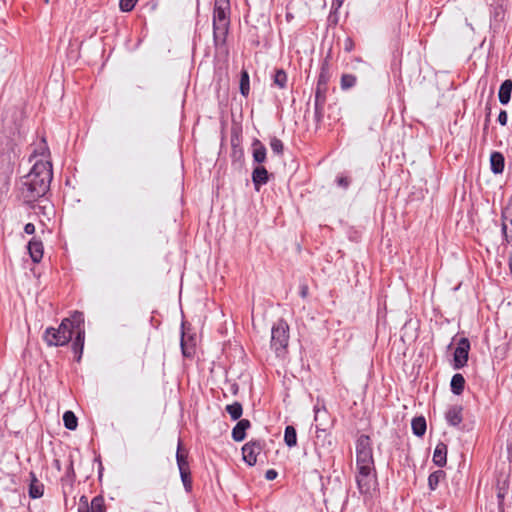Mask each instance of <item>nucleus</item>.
<instances>
[{"label":"nucleus","instance_id":"obj_1","mask_svg":"<svg viewBox=\"0 0 512 512\" xmlns=\"http://www.w3.org/2000/svg\"><path fill=\"white\" fill-rule=\"evenodd\" d=\"M52 165L48 161H36L29 173L23 177L20 187L21 196L26 204H32L43 197L50 188Z\"/></svg>","mask_w":512,"mask_h":512},{"label":"nucleus","instance_id":"obj_2","mask_svg":"<svg viewBox=\"0 0 512 512\" xmlns=\"http://www.w3.org/2000/svg\"><path fill=\"white\" fill-rule=\"evenodd\" d=\"M56 330L63 332L64 335L70 336V340L72 339L73 334H76L72 343V350L77 355L76 360L80 361L83 354L85 340L83 313L76 311L71 318L63 319Z\"/></svg>","mask_w":512,"mask_h":512},{"label":"nucleus","instance_id":"obj_3","mask_svg":"<svg viewBox=\"0 0 512 512\" xmlns=\"http://www.w3.org/2000/svg\"><path fill=\"white\" fill-rule=\"evenodd\" d=\"M230 27V7L213 8V42L216 49L225 47Z\"/></svg>","mask_w":512,"mask_h":512},{"label":"nucleus","instance_id":"obj_4","mask_svg":"<svg viewBox=\"0 0 512 512\" xmlns=\"http://www.w3.org/2000/svg\"><path fill=\"white\" fill-rule=\"evenodd\" d=\"M289 343V325L284 319H279L271 329V348L279 356L286 351Z\"/></svg>","mask_w":512,"mask_h":512},{"label":"nucleus","instance_id":"obj_5","mask_svg":"<svg viewBox=\"0 0 512 512\" xmlns=\"http://www.w3.org/2000/svg\"><path fill=\"white\" fill-rule=\"evenodd\" d=\"M231 142V162L235 168H242L245 163L244 149L241 145L242 131L240 127L233 126L230 135Z\"/></svg>","mask_w":512,"mask_h":512},{"label":"nucleus","instance_id":"obj_6","mask_svg":"<svg viewBox=\"0 0 512 512\" xmlns=\"http://www.w3.org/2000/svg\"><path fill=\"white\" fill-rule=\"evenodd\" d=\"M373 463L375 462L371 439L368 435L362 434L356 440V465Z\"/></svg>","mask_w":512,"mask_h":512},{"label":"nucleus","instance_id":"obj_7","mask_svg":"<svg viewBox=\"0 0 512 512\" xmlns=\"http://www.w3.org/2000/svg\"><path fill=\"white\" fill-rule=\"evenodd\" d=\"M508 2L489 3L490 31L493 34L500 32L505 21Z\"/></svg>","mask_w":512,"mask_h":512},{"label":"nucleus","instance_id":"obj_8","mask_svg":"<svg viewBox=\"0 0 512 512\" xmlns=\"http://www.w3.org/2000/svg\"><path fill=\"white\" fill-rule=\"evenodd\" d=\"M470 347V341L468 338L462 337L459 339L457 347L453 353L452 367L455 370L462 369L467 365Z\"/></svg>","mask_w":512,"mask_h":512},{"label":"nucleus","instance_id":"obj_9","mask_svg":"<svg viewBox=\"0 0 512 512\" xmlns=\"http://www.w3.org/2000/svg\"><path fill=\"white\" fill-rule=\"evenodd\" d=\"M265 447L264 440H250L242 447L243 461L248 466H254L257 463V456L262 452Z\"/></svg>","mask_w":512,"mask_h":512},{"label":"nucleus","instance_id":"obj_10","mask_svg":"<svg viewBox=\"0 0 512 512\" xmlns=\"http://www.w3.org/2000/svg\"><path fill=\"white\" fill-rule=\"evenodd\" d=\"M501 233L503 240L508 244H512V197L501 212Z\"/></svg>","mask_w":512,"mask_h":512},{"label":"nucleus","instance_id":"obj_11","mask_svg":"<svg viewBox=\"0 0 512 512\" xmlns=\"http://www.w3.org/2000/svg\"><path fill=\"white\" fill-rule=\"evenodd\" d=\"M43 340L48 346H64L69 343L70 336L64 335L54 327H47L43 334Z\"/></svg>","mask_w":512,"mask_h":512},{"label":"nucleus","instance_id":"obj_12","mask_svg":"<svg viewBox=\"0 0 512 512\" xmlns=\"http://www.w3.org/2000/svg\"><path fill=\"white\" fill-rule=\"evenodd\" d=\"M251 180L256 192H259L263 185H266L270 180V174L263 165H257L254 167Z\"/></svg>","mask_w":512,"mask_h":512},{"label":"nucleus","instance_id":"obj_13","mask_svg":"<svg viewBox=\"0 0 512 512\" xmlns=\"http://www.w3.org/2000/svg\"><path fill=\"white\" fill-rule=\"evenodd\" d=\"M445 420L449 426L458 427L463 420V407L461 405H451L445 412Z\"/></svg>","mask_w":512,"mask_h":512},{"label":"nucleus","instance_id":"obj_14","mask_svg":"<svg viewBox=\"0 0 512 512\" xmlns=\"http://www.w3.org/2000/svg\"><path fill=\"white\" fill-rule=\"evenodd\" d=\"M28 253L31 257V260L34 263H39L43 258L44 246L43 242L36 237H33L27 245Z\"/></svg>","mask_w":512,"mask_h":512},{"label":"nucleus","instance_id":"obj_15","mask_svg":"<svg viewBox=\"0 0 512 512\" xmlns=\"http://www.w3.org/2000/svg\"><path fill=\"white\" fill-rule=\"evenodd\" d=\"M356 483L361 494H370L371 490L377 485V476H359L356 475Z\"/></svg>","mask_w":512,"mask_h":512},{"label":"nucleus","instance_id":"obj_16","mask_svg":"<svg viewBox=\"0 0 512 512\" xmlns=\"http://www.w3.org/2000/svg\"><path fill=\"white\" fill-rule=\"evenodd\" d=\"M251 427V422L248 419H239L232 429V439L235 442H242L246 438V432Z\"/></svg>","mask_w":512,"mask_h":512},{"label":"nucleus","instance_id":"obj_17","mask_svg":"<svg viewBox=\"0 0 512 512\" xmlns=\"http://www.w3.org/2000/svg\"><path fill=\"white\" fill-rule=\"evenodd\" d=\"M252 157L254 163L262 165L267 158V149L259 139H254L252 142Z\"/></svg>","mask_w":512,"mask_h":512},{"label":"nucleus","instance_id":"obj_18","mask_svg":"<svg viewBox=\"0 0 512 512\" xmlns=\"http://www.w3.org/2000/svg\"><path fill=\"white\" fill-rule=\"evenodd\" d=\"M29 497L39 499L44 494V485L41 483L34 472H30V484L28 490Z\"/></svg>","mask_w":512,"mask_h":512},{"label":"nucleus","instance_id":"obj_19","mask_svg":"<svg viewBox=\"0 0 512 512\" xmlns=\"http://www.w3.org/2000/svg\"><path fill=\"white\" fill-rule=\"evenodd\" d=\"M176 462L179 469V473L183 471H190L188 462V452L183 450L182 440L180 438L178 439Z\"/></svg>","mask_w":512,"mask_h":512},{"label":"nucleus","instance_id":"obj_20","mask_svg":"<svg viewBox=\"0 0 512 512\" xmlns=\"http://www.w3.org/2000/svg\"><path fill=\"white\" fill-rule=\"evenodd\" d=\"M447 445L443 442H439L433 453V463L438 467H444L447 463Z\"/></svg>","mask_w":512,"mask_h":512},{"label":"nucleus","instance_id":"obj_21","mask_svg":"<svg viewBox=\"0 0 512 512\" xmlns=\"http://www.w3.org/2000/svg\"><path fill=\"white\" fill-rule=\"evenodd\" d=\"M505 158L501 152L494 151L490 155V169L494 174H501L504 171Z\"/></svg>","mask_w":512,"mask_h":512},{"label":"nucleus","instance_id":"obj_22","mask_svg":"<svg viewBox=\"0 0 512 512\" xmlns=\"http://www.w3.org/2000/svg\"><path fill=\"white\" fill-rule=\"evenodd\" d=\"M511 94H512V80L506 79L501 83V85L499 87V91H498L499 102L502 105H507L511 100Z\"/></svg>","mask_w":512,"mask_h":512},{"label":"nucleus","instance_id":"obj_23","mask_svg":"<svg viewBox=\"0 0 512 512\" xmlns=\"http://www.w3.org/2000/svg\"><path fill=\"white\" fill-rule=\"evenodd\" d=\"M330 79V67L328 59H324L321 63L320 72L318 75L316 86L328 88V82Z\"/></svg>","mask_w":512,"mask_h":512},{"label":"nucleus","instance_id":"obj_24","mask_svg":"<svg viewBox=\"0 0 512 512\" xmlns=\"http://www.w3.org/2000/svg\"><path fill=\"white\" fill-rule=\"evenodd\" d=\"M466 380L461 373H456L450 381V389L454 395H461L465 389Z\"/></svg>","mask_w":512,"mask_h":512},{"label":"nucleus","instance_id":"obj_25","mask_svg":"<svg viewBox=\"0 0 512 512\" xmlns=\"http://www.w3.org/2000/svg\"><path fill=\"white\" fill-rule=\"evenodd\" d=\"M412 432L417 437H422L426 433L427 423L424 416L414 417L411 421Z\"/></svg>","mask_w":512,"mask_h":512},{"label":"nucleus","instance_id":"obj_26","mask_svg":"<svg viewBox=\"0 0 512 512\" xmlns=\"http://www.w3.org/2000/svg\"><path fill=\"white\" fill-rule=\"evenodd\" d=\"M326 118L329 125L336 123L341 118V108L337 102L329 103L326 107Z\"/></svg>","mask_w":512,"mask_h":512},{"label":"nucleus","instance_id":"obj_27","mask_svg":"<svg viewBox=\"0 0 512 512\" xmlns=\"http://www.w3.org/2000/svg\"><path fill=\"white\" fill-rule=\"evenodd\" d=\"M284 443L289 447L297 445V432L294 426L287 425L284 430Z\"/></svg>","mask_w":512,"mask_h":512},{"label":"nucleus","instance_id":"obj_28","mask_svg":"<svg viewBox=\"0 0 512 512\" xmlns=\"http://www.w3.org/2000/svg\"><path fill=\"white\" fill-rule=\"evenodd\" d=\"M240 94L244 97H247L250 92V78L249 74L246 70H242L240 73V83H239Z\"/></svg>","mask_w":512,"mask_h":512},{"label":"nucleus","instance_id":"obj_29","mask_svg":"<svg viewBox=\"0 0 512 512\" xmlns=\"http://www.w3.org/2000/svg\"><path fill=\"white\" fill-rule=\"evenodd\" d=\"M325 105L326 104L314 103V121L316 123V129H319L324 123L326 113Z\"/></svg>","mask_w":512,"mask_h":512},{"label":"nucleus","instance_id":"obj_30","mask_svg":"<svg viewBox=\"0 0 512 512\" xmlns=\"http://www.w3.org/2000/svg\"><path fill=\"white\" fill-rule=\"evenodd\" d=\"M64 427L68 430H75L78 426V419L73 411H66L63 414Z\"/></svg>","mask_w":512,"mask_h":512},{"label":"nucleus","instance_id":"obj_31","mask_svg":"<svg viewBox=\"0 0 512 512\" xmlns=\"http://www.w3.org/2000/svg\"><path fill=\"white\" fill-rule=\"evenodd\" d=\"M445 472L443 470H436L432 472L428 477L429 489L434 491L437 489L440 481L445 478Z\"/></svg>","mask_w":512,"mask_h":512},{"label":"nucleus","instance_id":"obj_32","mask_svg":"<svg viewBox=\"0 0 512 512\" xmlns=\"http://www.w3.org/2000/svg\"><path fill=\"white\" fill-rule=\"evenodd\" d=\"M226 411L230 415L231 419L236 421L241 419L243 414V407L240 402H234L226 406Z\"/></svg>","mask_w":512,"mask_h":512},{"label":"nucleus","instance_id":"obj_33","mask_svg":"<svg viewBox=\"0 0 512 512\" xmlns=\"http://www.w3.org/2000/svg\"><path fill=\"white\" fill-rule=\"evenodd\" d=\"M287 73L284 69L279 68L275 69L274 75H273V82L275 85H277L279 88L284 89L287 86Z\"/></svg>","mask_w":512,"mask_h":512},{"label":"nucleus","instance_id":"obj_34","mask_svg":"<svg viewBox=\"0 0 512 512\" xmlns=\"http://www.w3.org/2000/svg\"><path fill=\"white\" fill-rule=\"evenodd\" d=\"M76 479V474L74 470L73 459L70 457L69 464L66 468L65 474L62 476L61 481L63 484L72 485Z\"/></svg>","mask_w":512,"mask_h":512},{"label":"nucleus","instance_id":"obj_35","mask_svg":"<svg viewBox=\"0 0 512 512\" xmlns=\"http://www.w3.org/2000/svg\"><path fill=\"white\" fill-rule=\"evenodd\" d=\"M90 512H106L105 500L101 495L95 496L89 507Z\"/></svg>","mask_w":512,"mask_h":512},{"label":"nucleus","instance_id":"obj_36","mask_svg":"<svg viewBox=\"0 0 512 512\" xmlns=\"http://www.w3.org/2000/svg\"><path fill=\"white\" fill-rule=\"evenodd\" d=\"M357 466V475L359 476H377L375 463L373 464H360Z\"/></svg>","mask_w":512,"mask_h":512},{"label":"nucleus","instance_id":"obj_37","mask_svg":"<svg viewBox=\"0 0 512 512\" xmlns=\"http://www.w3.org/2000/svg\"><path fill=\"white\" fill-rule=\"evenodd\" d=\"M357 77L353 74H343L341 76L340 86L342 90H348L356 85Z\"/></svg>","mask_w":512,"mask_h":512},{"label":"nucleus","instance_id":"obj_38","mask_svg":"<svg viewBox=\"0 0 512 512\" xmlns=\"http://www.w3.org/2000/svg\"><path fill=\"white\" fill-rule=\"evenodd\" d=\"M184 326H185V323L182 322V332H181V341H180V346H181V351H182V354L184 357H187V358H190L192 357L194 351L192 349V347H188L186 341H185V332H184Z\"/></svg>","mask_w":512,"mask_h":512},{"label":"nucleus","instance_id":"obj_39","mask_svg":"<svg viewBox=\"0 0 512 512\" xmlns=\"http://www.w3.org/2000/svg\"><path fill=\"white\" fill-rule=\"evenodd\" d=\"M327 91L326 87H315L314 91V103L326 104L327 101Z\"/></svg>","mask_w":512,"mask_h":512},{"label":"nucleus","instance_id":"obj_40","mask_svg":"<svg viewBox=\"0 0 512 512\" xmlns=\"http://www.w3.org/2000/svg\"><path fill=\"white\" fill-rule=\"evenodd\" d=\"M179 474L185 491L190 493L192 491L191 471H183Z\"/></svg>","mask_w":512,"mask_h":512},{"label":"nucleus","instance_id":"obj_41","mask_svg":"<svg viewBox=\"0 0 512 512\" xmlns=\"http://www.w3.org/2000/svg\"><path fill=\"white\" fill-rule=\"evenodd\" d=\"M270 147L271 150L277 155H282L284 152V144L282 140L277 137H272L270 139Z\"/></svg>","mask_w":512,"mask_h":512},{"label":"nucleus","instance_id":"obj_42","mask_svg":"<svg viewBox=\"0 0 512 512\" xmlns=\"http://www.w3.org/2000/svg\"><path fill=\"white\" fill-rule=\"evenodd\" d=\"M136 2L135 0H120L119 1V7L120 10L123 12H130L135 7Z\"/></svg>","mask_w":512,"mask_h":512},{"label":"nucleus","instance_id":"obj_43","mask_svg":"<svg viewBox=\"0 0 512 512\" xmlns=\"http://www.w3.org/2000/svg\"><path fill=\"white\" fill-rule=\"evenodd\" d=\"M336 183L339 187L346 190V189H348V187L351 184V179H350V177L345 176V175H338L336 177Z\"/></svg>","mask_w":512,"mask_h":512},{"label":"nucleus","instance_id":"obj_44","mask_svg":"<svg viewBox=\"0 0 512 512\" xmlns=\"http://www.w3.org/2000/svg\"><path fill=\"white\" fill-rule=\"evenodd\" d=\"M89 507L88 498L85 495L81 496L79 500L78 512H90Z\"/></svg>","mask_w":512,"mask_h":512},{"label":"nucleus","instance_id":"obj_45","mask_svg":"<svg viewBox=\"0 0 512 512\" xmlns=\"http://www.w3.org/2000/svg\"><path fill=\"white\" fill-rule=\"evenodd\" d=\"M497 121L500 125L505 126L508 122V114L505 110H500Z\"/></svg>","mask_w":512,"mask_h":512},{"label":"nucleus","instance_id":"obj_46","mask_svg":"<svg viewBox=\"0 0 512 512\" xmlns=\"http://www.w3.org/2000/svg\"><path fill=\"white\" fill-rule=\"evenodd\" d=\"M313 410H314V414H315L314 415V421L315 422H318L319 415H320L321 412H323L324 414H327V410H326L324 405L320 408L319 405L317 404V405L314 406Z\"/></svg>","mask_w":512,"mask_h":512},{"label":"nucleus","instance_id":"obj_47","mask_svg":"<svg viewBox=\"0 0 512 512\" xmlns=\"http://www.w3.org/2000/svg\"><path fill=\"white\" fill-rule=\"evenodd\" d=\"M354 49V41L351 37H347L344 40V51L351 52Z\"/></svg>","mask_w":512,"mask_h":512},{"label":"nucleus","instance_id":"obj_48","mask_svg":"<svg viewBox=\"0 0 512 512\" xmlns=\"http://www.w3.org/2000/svg\"><path fill=\"white\" fill-rule=\"evenodd\" d=\"M485 124H484V130L488 128L489 122H490V116H491V106L489 103L485 106Z\"/></svg>","mask_w":512,"mask_h":512},{"label":"nucleus","instance_id":"obj_49","mask_svg":"<svg viewBox=\"0 0 512 512\" xmlns=\"http://www.w3.org/2000/svg\"><path fill=\"white\" fill-rule=\"evenodd\" d=\"M345 0H332L331 9L335 13H338L339 9L342 7Z\"/></svg>","mask_w":512,"mask_h":512},{"label":"nucleus","instance_id":"obj_50","mask_svg":"<svg viewBox=\"0 0 512 512\" xmlns=\"http://www.w3.org/2000/svg\"><path fill=\"white\" fill-rule=\"evenodd\" d=\"M277 476L278 472L275 469H269L265 473V478L270 481L276 479Z\"/></svg>","mask_w":512,"mask_h":512},{"label":"nucleus","instance_id":"obj_51","mask_svg":"<svg viewBox=\"0 0 512 512\" xmlns=\"http://www.w3.org/2000/svg\"><path fill=\"white\" fill-rule=\"evenodd\" d=\"M24 232L28 235H32L35 233V226L33 223H27L25 226H24Z\"/></svg>","mask_w":512,"mask_h":512},{"label":"nucleus","instance_id":"obj_52","mask_svg":"<svg viewBox=\"0 0 512 512\" xmlns=\"http://www.w3.org/2000/svg\"><path fill=\"white\" fill-rule=\"evenodd\" d=\"M229 391L232 395H237L239 392V385L236 382H232L229 384Z\"/></svg>","mask_w":512,"mask_h":512},{"label":"nucleus","instance_id":"obj_53","mask_svg":"<svg viewBox=\"0 0 512 512\" xmlns=\"http://www.w3.org/2000/svg\"><path fill=\"white\" fill-rule=\"evenodd\" d=\"M214 6L230 7V0H214Z\"/></svg>","mask_w":512,"mask_h":512},{"label":"nucleus","instance_id":"obj_54","mask_svg":"<svg viewBox=\"0 0 512 512\" xmlns=\"http://www.w3.org/2000/svg\"><path fill=\"white\" fill-rule=\"evenodd\" d=\"M328 20L330 22H333V23H337L338 22V16H337V13H335L334 11H330V14H329V17H328Z\"/></svg>","mask_w":512,"mask_h":512},{"label":"nucleus","instance_id":"obj_55","mask_svg":"<svg viewBox=\"0 0 512 512\" xmlns=\"http://www.w3.org/2000/svg\"><path fill=\"white\" fill-rule=\"evenodd\" d=\"M95 461H97V462H98V464H99V467H98V477H99V479H101V477H102V473H103V465H102V462H101L100 456H98V457L95 459Z\"/></svg>","mask_w":512,"mask_h":512},{"label":"nucleus","instance_id":"obj_56","mask_svg":"<svg viewBox=\"0 0 512 512\" xmlns=\"http://www.w3.org/2000/svg\"><path fill=\"white\" fill-rule=\"evenodd\" d=\"M497 497L499 499V512H503L501 506H502V501L504 499V493L499 491L498 494H497Z\"/></svg>","mask_w":512,"mask_h":512},{"label":"nucleus","instance_id":"obj_57","mask_svg":"<svg viewBox=\"0 0 512 512\" xmlns=\"http://www.w3.org/2000/svg\"><path fill=\"white\" fill-rule=\"evenodd\" d=\"M53 464H54V467H55L58 471H60V470H61V462H60V460L55 459V460H54V462H53Z\"/></svg>","mask_w":512,"mask_h":512},{"label":"nucleus","instance_id":"obj_58","mask_svg":"<svg viewBox=\"0 0 512 512\" xmlns=\"http://www.w3.org/2000/svg\"><path fill=\"white\" fill-rule=\"evenodd\" d=\"M306 295H307V287L304 286V287H302V290H301V296L305 297Z\"/></svg>","mask_w":512,"mask_h":512},{"label":"nucleus","instance_id":"obj_59","mask_svg":"<svg viewBox=\"0 0 512 512\" xmlns=\"http://www.w3.org/2000/svg\"><path fill=\"white\" fill-rule=\"evenodd\" d=\"M509 2L508 0H489V3H504Z\"/></svg>","mask_w":512,"mask_h":512},{"label":"nucleus","instance_id":"obj_60","mask_svg":"<svg viewBox=\"0 0 512 512\" xmlns=\"http://www.w3.org/2000/svg\"><path fill=\"white\" fill-rule=\"evenodd\" d=\"M42 142H43V144H44L43 150H48V147H47V145H46V140H45V139H43V140H42Z\"/></svg>","mask_w":512,"mask_h":512},{"label":"nucleus","instance_id":"obj_61","mask_svg":"<svg viewBox=\"0 0 512 512\" xmlns=\"http://www.w3.org/2000/svg\"><path fill=\"white\" fill-rule=\"evenodd\" d=\"M286 18L289 20V18H292V15L290 13H287Z\"/></svg>","mask_w":512,"mask_h":512},{"label":"nucleus","instance_id":"obj_62","mask_svg":"<svg viewBox=\"0 0 512 512\" xmlns=\"http://www.w3.org/2000/svg\"><path fill=\"white\" fill-rule=\"evenodd\" d=\"M135 2L137 3V2H138V0H135Z\"/></svg>","mask_w":512,"mask_h":512}]
</instances>
